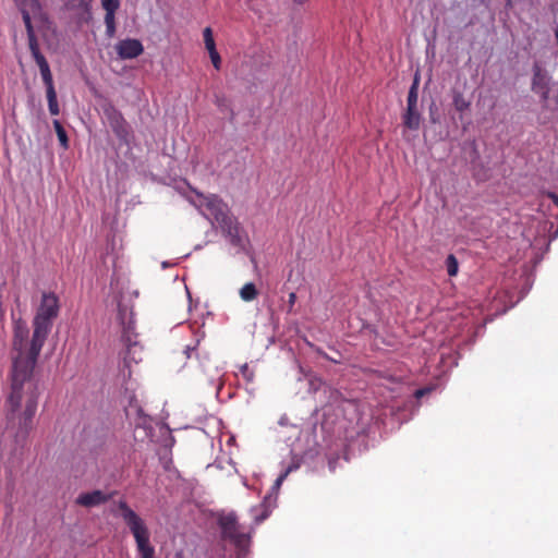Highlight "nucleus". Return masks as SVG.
<instances>
[{
	"label": "nucleus",
	"instance_id": "f257e3e1",
	"mask_svg": "<svg viewBox=\"0 0 558 558\" xmlns=\"http://www.w3.org/2000/svg\"><path fill=\"white\" fill-rule=\"evenodd\" d=\"M60 311L59 299L54 293H43L40 304L33 319V336L23 319L14 322L12 339L11 393L8 398V420L13 418L23 399L24 384L29 381L40 351L51 331L53 320Z\"/></svg>",
	"mask_w": 558,
	"mask_h": 558
},
{
	"label": "nucleus",
	"instance_id": "f03ea898",
	"mask_svg": "<svg viewBox=\"0 0 558 558\" xmlns=\"http://www.w3.org/2000/svg\"><path fill=\"white\" fill-rule=\"evenodd\" d=\"M14 1L22 13L23 21L27 31L29 50L39 68L43 82L46 86V92L56 90L50 66L46 58L40 53L39 45L35 35L36 27H44L48 24L47 15L43 11V8L38 0Z\"/></svg>",
	"mask_w": 558,
	"mask_h": 558
},
{
	"label": "nucleus",
	"instance_id": "7ed1b4c3",
	"mask_svg": "<svg viewBox=\"0 0 558 558\" xmlns=\"http://www.w3.org/2000/svg\"><path fill=\"white\" fill-rule=\"evenodd\" d=\"M14 1L22 13L23 21L27 31L29 50L39 68L43 82L46 86V92L56 90L50 66L46 58L40 53L39 45L35 35L36 27H44L48 24L47 15L43 11V8L38 0Z\"/></svg>",
	"mask_w": 558,
	"mask_h": 558
},
{
	"label": "nucleus",
	"instance_id": "20e7f679",
	"mask_svg": "<svg viewBox=\"0 0 558 558\" xmlns=\"http://www.w3.org/2000/svg\"><path fill=\"white\" fill-rule=\"evenodd\" d=\"M217 524L220 530L221 539L234 547L238 558H244L248 553L251 544L250 530L240 524L234 512L220 514L217 519Z\"/></svg>",
	"mask_w": 558,
	"mask_h": 558
},
{
	"label": "nucleus",
	"instance_id": "39448f33",
	"mask_svg": "<svg viewBox=\"0 0 558 558\" xmlns=\"http://www.w3.org/2000/svg\"><path fill=\"white\" fill-rule=\"evenodd\" d=\"M118 508L121 512V518L134 536L141 558H155V549L149 541L150 533L144 520L124 500L119 501Z\"/></svg>",
	"mask_w": 558,
	"mask_h": 558
},
{
	"label": "nucleus",
	"instance_id": "423d86ee",
	"mask_svg": "<svg viewBox=\"0 0 558 558\" xmlns=\"http://www.w3.org/2000/svg\"><path fill=\"white\" fill-rule=\"evenodd\" d=\"M202 206L228 235L235 238L238 234L236 221L230 214L228 205L219 196L214 194L204 196Z\"/></svg>",
	"mask_w": 558,
	"mask_h": 558
},
{
	"label": "nucleus",
	"instance_id": "0eeeda50",
	"mask_svg": "<svg viewBox=\"0 0 558 558\" xmlns=\"http://www.w3.org/2000/svg\"><path fill=\"white\" fill-rule=\"evenodd\" d=\"M104 119L120 140L128 135L129 124L113 106L108 105L104 108Z\"/></svg>",
	"mask_w": 558,
	"mask_h": 558
},
{
	"label": "nucleus",
	"instance_id": "6e6552de",
	"mask_svg": "<svg viewBox=\"0 0 558 558\" xmlns=\"http://www.w3.org/2000/svg\"><path fill=\"white\" fill-rule=\"evenodd\" d=\"M114 493H105L100 489L82 493L75 499V504L84 508L98 507L108 502Z\"/></svg>",
	"mask_w": 558,
	"mask_h": 558
},
{
	"label": "nucleus",
	"instance_id": "1a4fd4ad",
	"mask_svg": "<svg viewBox=\"0 0 558 558\" xmlns=\"http://www.w3.org/2000/svg\"><path fill=\"white\" fill-rule=\"evenodd\" d=\"M116 51L121 59H134L143 53L144 47L138 39L126 38L116 45Z\"/></svg>",
	"mask_w": 558,
	"mask_h": 558
},
{
	"label": "nucleus",
	"instance_id": "9d476101",
	"mask_svg": "<svg viewBox=\"0 0 558 558\" xmlns=\"http://www.w3.org/2000/svg\"><path fill=\"white\" fill-rule=\"evenodd\" d=\"M101 7L106 11V34L111 38L116 35V12L120 8V2L119 0H101Z\"/></svg>",
	"mask_w": 558,
	"mask_h": 558
},
{
	"label": "nucleus",
	"instance_id": "9b49d317",
	"mask_svg": "<svg viewBox=\"0 0 558 558\" xmlns=\"http://www.w3.org/2000/svg\"><path fill=\"white\" fill-rule=\"evenodd\" d=\"M37 397H38L37 393H35L33 391L26 401L25 409L22 413V416H21L20 423H19L20 430L22 433L26 434L31 429L32 420L37 410Z\"/></svg>",
	"mask_w": 558,
	"mask_h": 558
},
{
	"label": "nucleus",
	"instance_id": "f8f14e48",
	"mask_svg": "<svg viewBox=\"0 0 558 558\" xmlns=\"http://www.w3.org/2000/svg\"><path fill=\"white\" fill-rule=\"evenodd\" d=\"M549 77L547 73L537 64L533 68V88L546 92Z\"/></svg>",
	"mask_w": 558,
	"mask_h": 558
},
{
	"label": "nucleus",
	"instance_id": "ddd939ff",
	"mask_svg": "<svg viewBox=\"0 0 558 558\" xmlns=\"http://www.w3.org/2000/svg\"><path fill=\"white\" fill-rule=\"evenodd\" d=\"M404 125L411 130H416L420 126L421 116L417 107H407L403 116Z\"/></svg>",
	"mask_w": 558,
	"mask_h": 558
},
{
	"label": "nucleus",
	"instance_id": "4468645a",
	"mask_svg": "<svg viewBox=\"0 0 558 558\" xmlns=\"http://www.w3.org/2000/svg\"><path fill=\"white\" fill-rule=\"evenodd\" d=\"M257 295L258 291L253 282H247L240 289V298L244 302H251L255 300Z\"/></svg>",
	"mask_w": 558,
	"mask_h": 558
},
{
	"label": "nucleus",
	"instance_id": "2eb2a0df",
	"mask_svg": "<svg viewBox=\"0 0 558 558\" xmlns=\"http://www.w3.org/2000/svg\"><path fill=\"white\" fill-rule=\"evenodd\" d=\"M418 101V78L415 77L408 94L407 107H417Z\"/></svg>",
	"mask_w": 558,
	"mask_h": 558
},
{
	"label": "nucleus",
	"instance_id": "dca6fc26",
	"mask_svg": "<svg viewBox=\"0 0 558 558\" xmlns=\"http://www.w3.org/2000/svg\"><path fill=\"white\" fill-rule=\"evenodd\" d=\"M203 37H204L205 48L208 51V54L217 51L213 29L210 27L204 28Z\"/></svg>",
	"mask_w": 558,
	"mask_h": 558
},
{
	"label": "nucleus",
	"instance_id": "f3484780",
	"mask_svg": "<svg viewBox=\"0 0 558 558\" xmlns=\"http://www.w3.org/2000/svg\"><path fill=\"white\" fill-rule=\"evenodd\" d=\"M47 100H48V109L51 116H58L60 112L58 99H57V93L56 90H47Z\"/></svg>",
	"mask_w": 558,
	"mask_h": 558
},
{
	"label": "nucleus",
	"instance_id": "a211bd4d",
	"mask_svg": "<svg viewBox=\"0 0 558 558\" xmlns=\"http://www.w3.org/2000/svg\"><path fill=\"white\" fill-rule=\"evenodd\" d=\"M473 174L477 181L484 182L492 178V169H486L482 165H474Z\"/></svg>",
	"mask_w": 558,
	"mask_h": 558
},
{
	"label": "nucleus",
	"instance_id": "6ab92c4d",
	"mask_svg": "<svg viewBox=\"0 0 558 558\" xmlns=\"http://www.w3.org/2000/svg\"><path fill=\"white\" fill-rule=\"evenodd\" d=\"M446 268L450 277H454L459 270L458 259L453 254H449L446 258Z\"/></svg>",
	"mask_w": 558,
	"mask_h": 558
},
{
	"label": "nucleus",
	"instance_id": "aec40b11",
	"mask_svg": "<svg viewBox=\"0 0 558 558\" xmlns=\"http://www.w3.org/2000/svg\"><path fill=\"white\" fill-rule=\"evenodd\" d=\"M92 0H70L69 8L77 10L81 13H87L89 11Z\"/></svg>",
	"mask_w": 558,
	"mask_h": 558
},
{
	"label": "nucleus",
	"instance_id": "412c9836",
	"mask_svg": "<svg viewBox=\"0 0 558 558\" xmlns=\"http://www.w3.org/2000/svg\"><path fill=\"white\" fill-rule=\"evenodd\" d=\"M453 106L459 112H463L469 109L470 102L460 93L453 95Z\"/></svg>",
	"mask_w": 558,
	"mask_h": 558
},
{
	"label": "nucleus",
	"instance_id": "4be33fe9",
	"mask_svg": "<svg viewBox=\"0 0 558 558\" xmlns=\"http://www.w3.org/2000/svg\"><path fill=\"white\" fill-rule=\"evenodd\" d=\"M240 373L242 374L243 378L248 383H251L254 378V373L252 369H250L246 363L240 366Z\"/></svg>",
	"mask_w": 558,
	"mask_h": 558
},
{
	"label": "nucleus",
	"instance_id": "5701e85b",
	"mask_svg": "<svg viewBox=\"0 0 558 558\" xmlns=\"http://www.w3.org/2000/svg\"><path fill=\"white\" fill-rule=\"evenodd\" d=\"M210 61L216 70H219L221 66V58L218 51L209 53Z\"/></svg>",
	"mask_w": 558,
	"mask_h": 558
},
{
	"label": "nucleus",
	"instance_id": "b1692460",
	"mask_svg": "<svg viewBox=\"0 0 558 558\" xmlns=\"http://www.w3.org/2000/svg\"><path fill=\"white\" fill-rule=\"evenodd\" d=\"M296 302V294L291 292L288 298V312L291 313L293 311V306Z\"/></svg>",
	"mask_w": 558,
	"mask_h": 558
},
{
	"label": "nucleus",
	"instance_id": "393cba45",
	"mask_svg": "<svg viewBox=\"0 0 558 558\" xmlns=\"http://www.w3.org/2000/svg\"><path fill=\"white\" fill-rule=\"evenodd\" d=\"M216 105L220 108L221 111H228L229 107L225 99H221L219 97H216Z\"/></svg>",
	"mask_w": 558,
	"mask_h": 558
},
{
	"label": "nucleus",
	"instance_id": "a878e982",
	"mask_svg": "<svg viewBox=\"0 0 558 558\" xmlns=\"http://www.w3.org/2000/svg\"><path fill=\"white\" fill-rule=\"evenodd\" d=\"M216 105L220 108L221 111H228L229 107L225 99H221L219 97H216Z\"/></svg>",
	"mask_w": 558,
	"mask_h": 558
},
{
	"label": "nucleus",
	"instance_id": "bb28decb",
	"mask_svg": "<svg viewBox=\"0 0 558 558\" xmlns=\"http://www.w3.org/2000/svg\"><path fill=\"white\" fill-rule=\"evenodd\" d=\"M292 468H288L284 473H282L276 481V485L279 486L284 481V478L288 476V474L291 472Z\"/></svg>",
	"mask_w": 558,
	"mask_h": 558
},
{
	"label": "nucleus",
	"instance_id": "cd10ccee",
	"mask_svg": "<svg viewBox=\"0 0 558 558\" xmlns=\"http://www.w3.org/2000/svg\"><path fill=\"white\" fill-rule=\"evenodd\" d=\"M256 1H257V0H248V1H247V5H248V8H250L252 11H254V12H256V13H260V10H259L258 4L256 3Z\"/></svg>",
	"mask_w": 558,
	"mask_h": 558
},
{
	"label": "nucleus",
	"instance_id": "c85d7f7f",
	"mask_svg": "<svg viewBox=\"0 0 558 558\" xmlns=\"http://www.w3.org/2000/svg\"><path fill=\"white\" fill-rule=\"evenodd\" d=\"M56 124H57V128H58V137H59V140H66L65 133L62 130V128L57 122H56Z\"/></svg>",
	"mask_w": 558,
	"mask_h": 558
},
{
	"label": "nucleus",
	"instance_id": "c756f323",
	"mask_svg": "<svg viewBox=\"0 0 558 558\" xmlns=\"http://www.w3.org/2000/svg\"><path fill=\"white\" fill-rule=\"evenodd\" d=\"M135 409L137 414L141 415L142 414V409L140 407H134L132 403H130V408L128 409V414L130 413L131 410Z\"/></svg>",
	"mask_w": 558,
	"mask_h": 558
},
{
	"label": "nucleus",
	"instance_id": "7c9ffc66",
	"mask_svg": "<svg viewBox=\"0 0 558 558\" xmlns=\"http://www.w3.org/2000/svg\"><path fill=\"white\" fill-rule=\"evenodd\" d=\"M194 350H195V348H194V347H190V345H187V347H186V349H185L184 353H185V355H186V357H187V359H190V357H191V352H192V351H194Z\"/></svg>",
	"mask_w": 558,
	"mask_h": 558
},
{
	"label": "nucleus",
	"instance_id": "2f4dec72",
	"mask_svg": "<svg viewBox=\"0 0 558 558\" xmlns=\"http://www.w3.org/2000/svg\"><path fill=\"white\" fill-rule=\"evenodd\" d=\"M549 197L551 198L553 203L558 206V196L556 194H549Z\"/></svg>",
	"mask_w": 558,
	"mask_h": 558
},
{
	"label": "nucleus",
	"instance_id": "473e14b6",
	"mask_svg": "<svg viewBox=\"0 0 558 558\" xmlns=\"http://www.w3.org/2000/svg\"><path fill=\"white\" fill-rule=\"evenodd\" d=\"M60 144H61L63 149H68L69 148V142L62 141V142H60Z\"/></svg>",
	"mask_w": 558,
	"mask_h": 558
},
{
	"label": "nucleus",
	"instance_id": "72a5a7b5",
	"mask_svg": "<svg viewBox=\"0 0 558 558\" xmlns=\"http://www.w3.org/2000/svg\"><path fill=\"white\" fill-rule=\"evenodd\" d=\"M295 3L298 4H303L305 3L307 0H293Z\"/></svg>",
	"mask_w": 558,
	"mask_h": 558
},
{
	"label": "nucleus",
	"instance_id": "f704fd0d",
	"mask_svg": "<svg viewBox=\"0 0 558 558\" xmlns=\"http://www.w3.org/2000/svg\"><path fill=\"white\" fill-rule=\"evenodd\" d=\"M422 395H423V390H417V391H416V396H417V397H420V396H422Z\"/></svg>",
	"mask_w": 558,
	"mask_h": 558
},
{
	"label": "nucleus",
	"instance_id": "c9c22d12",
	"mask_svg": "<svg viewBox=\"0 0 558 558\" xmlns=\"http://www.w3.org/2000/svg\"><path fill=\"white\" fill-rule=\"evenodd\" d=\"M508 5H511L512 0H507Z\"/></svg>",
	"mask_w": 558,
	"mask_h": 558
}]
</instances>
